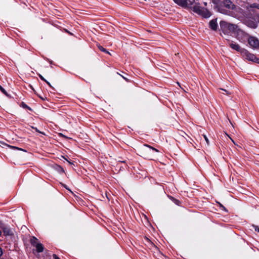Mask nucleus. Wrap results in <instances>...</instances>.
<instances>
[{
  "instance_id": "f8f14e48",
  "label": "nucleus",
  "mask_w": 259,
  "mask_h": 259,
  "mask_svg": "<svg viewBox=\"0 0 259 259\" xmlns=\"http://www.w3.org/2000/svg\"><path fill=\"white\" fill-rule=\"evenodd\" d=\"M224 6L229 9H233L234 8V4L230 0H224L223 2Z\"/></svg>"
},
{
  "instance_id": "bb28decb",
  "label": "nucleus",
  "mask_w": 259,
  "mask_h": 259,
  "mask_svg": "<svg viewBox=\"0 0 259 259\" xmlns=\"http://www.w3.org/2000/svg\"><path fill=\"white\" fill-rule=\"evenodd\" d=\"M221 207H223L224 209H225V207L222 205V204H220Z\"/></svg>"
},
{
  "instance_id": "b1692460",
  "label": "nucleus",
  "mask_w": 259,
  "mask_h": 259,
  "mask_svg": "<svg viewBox=\"0 0 259 259\" xmlns=\"http://www.w3.org/2000/svg\"><path fill=\"white\" fill-rule=\"evenodd\" d=\"M53 257L54 259H60V258L55 254L53 255Z\"/></svg>"
},
{
  "instance_id": "4be33fe9",
  "label": "nucleus",
  "mask_w": 259,
  "mask_h": 259,
  "mask_svg": "<svg viewBox=\"0 0 259 259\" xmlns=\"http://www.w3.org/2000/svg\"><path fill=\"white\" fill-rule=\"evenodd\" d=\"M220 90L224 91L226 92V94L229 95H230L231 94V93L229 92V91H227V90H225V89H220Z\"/></svg>"
},
{
  "instance_id": "412c9836",
  "label": "nucleus",
  "mask_w": 259,
  "mask_h": 259,
  "mask_svg": "<svg viewBox=\"0 0 259 259\" xmlns=\"http://www.w3.org/2000/svg\"><path fill=\"white\" fill-rule=\"evenodd\" d=\"M9 147H10L11 148H12V149H17V150H22V149L19 148H18V147H15V146H9Z\"/></svg>"
},
{
  "instance_id": "f03ea898",
  "label": "nucleus",
  "mask_w": 259,
  "mask_h": 259,
  "mask_svg": "<svg viewBox=\"0 0 259 259\" xmlns=\"http://www.w3.org/2000/svg\"><path fill=\"white\" fill-rule=\"evenodd\" d=\"M241 20L247 26L251 28L257 27L259 24V17H241Z\"/></svg>"
},
{
  "instance_id": "c85d7f7f",
  "label": "nucleus",
  "mask_w": 259,
  "mask_h": 259,
  "mask_svg": "<svg viewBox=\"0 0 259 259\" xmlns=\"http://www.w3.org/2000/svg\"><path fill=\"white\" fill-rule=\"evenodd\" d=\"M204 5L206 6V3H204Z\"/></svg>"
},
{
  "instance_id": "f3484780",
  "label": "nucleus",
  "mask_w": 259,
  "mask_h": 259,
  "mask_svg": "<svg viewBox=\"0 0 259 259\" xmlns=\"http://www.w3.org/2000/svg\"><path fill=\"white\" fill-rule=\"evenodd\" d=\"M0 90L5 95H7V93L6 91L1 85H0Z\"/></svg>"
},
{
  "instance_id": "9d476101",
  "label": "nucleus",
  "mask_w": 259,
  "mask_h": 259,
  "mask_svg": "<svg viewBox=\"0 0 259 259\" xmlns=\"http://www.w3.org/2000/svg\"><path fill=\"white\" fill-rule=\"evenodd\" d=\"M209 27L213 30H217L218 27V25L217 23V19H214L212 20L209 22Z\"/></svg>"
},
{
  "instance_id": "ddd939ff",
  "label": "nucleus",
  "mask_w": 259,
  "mask_h": 259,
  "mask_svg": "<svg viewBox=\"0 0 259 259\" xmlns=\"http://www.w3.org/2000/svg\"><path fill=\"white\" fill-rule=\"evenodd\" d=\"M144 146H145L147 148L144 149V152L146 153H151V152H158V150L150 146H148L147 145H144Z\"/></svg>"
},
{
  "instance_id": "aec40b11",
  "label": "nucleus",
  "mask_w": 259,
  "mask_h": 259,
  "mask_svg": "<svg viewBox=\"0 0 259 259\" xmlns=\"http://www.w3.org/2000/svg\"><path fill=\"white\" fill-rule=\"evenodd\" d=\"M203 137H204L207 144L209 145V140H208V139L207 138V136L206 135H204Z\"/></svg>"
},
{
  "instance_id": "39448f33",
  "label": "nucleus",
  "mask_w": 259,
  "mask_h": 259,
  "mask_svg": "<svg viewBox=\"0 0 259 259\" xmlns=\"http://www.w3.org/2000/svg\"><path fill=\"white\" fill-rule=\"evenodd\" d=\"M242 55L246 59L259 64V58H257L255 55L249 53L245 49L242 51Z\"/></svg>"
},
{
  "instance_id": "0eeeda50",
  "label": "nucleus",
  "mask_w": 259,
  "mask_h": 259,
  "mask_svg": "<svg viewBox=\"0 0 259 259\" xmlns=\"http://www.w3.org/2000/svg\"><path fill=\"white\" fill-rule=\"evenodd\" d=\"M178 5L186 8L190 7L195 2V0H173Z\"/></svg>"
},
{
  "instance_id": "6ab92c4d",
  "label": "nucleus",
  "mask_w": 259,
  "mask_h": 259,
  "mask_svg": "<svg viewBox=\"0 0 259 259\" xmlns=\"http://www.w3.org/2000/svg\"><path fill=\"white\" fill-rule=\"evenodd\" d=\"M252 227L254 229L255 231L259 232V227L257 226H255L254 225H252Z\"/></svg>"
},
{
  "instance_id": "423d86ee",
  "label": "nucleus",
  "mask_w": 259,
  "mask_h": 259,
  "mask_svg": "<svg viewBox=\"0 0 259 259\" xmlns=\"http://www.w3.org/2000/svg\"><path fill=\"white\" fill-rule=\"evenodd\" d=\"M235 34H236L237 39L240 42L245 41L249 37L247 33L238 28Z\"/></svg>"
},
{
  "instance_id": "cd10ccee",
  "label": "nucleus",
  "mask_w": 259,
  "mask_h": 259,
  "mask_svg": "<svg viewBox=\"0 0 259 259\" xmlns=\"http://www.w3.org/2000/svg\"><path fill=\"white\" fill-rule=\"evenodd\" d=\"M36 131L38 132V130L36 128H35Z\"/></svg>"
},
{
  "instance_id": "1a4fd4ad",
  "label": "nucleus",
  "mask_w": 259,
  "mask_h": 259,
  "mask_svg": "<svg viewBox=\"0 0 259 259\" xmlns=\"http://www.w3.org/2000/svg\"><path fill=\"white\" fill-rule=\"evenodd\" d=\"M228 44L230 47L231 48L235 51H237V52H240L241 55L242 54V51L245 50L244 49L241 48V47L238 44L232 41H230L229 40H228Z\"/></svg>"
},
{
  "instance_id": "a211bd4d",
  "label": "nucleus",
  "mask_w": 259,
  "mask_h": 259,
  "mask_svg": "<svg viewBox=\"0 0 259 259\" xmlns=\"http://www.w3.org/2000/svg\"><path fill=\"white\" fill-rule=\"evenodd\" d=\"M22 106L23 108H27V109H29V110H31V109L29 107H28L26 104H25V103H22Z\"/></svg>"
},
{
  "instance_id": "a878e982",
  "label": "nucleus",
  "mask_w": 259,
  "mask_h": 259,
  "mask_svg": "<svg viewBox=\"0 0 259 259\" xmlns=\"http://www.w3.org/2000/svg\"><path fill=\"white\" fill-rule=\"evenodd\" d=\"M122 78H123L124 79H125L126 81H128V79L127 78H126V77H124V76H122Z\"/></svg>"
},
{
  "instance_id": "dca6fc26",
  "label": "nucleus",
  "mask_w": 259,
  "mask_h": 259,
  "mask_svg": "<svg viewBox=\"0 0 259 259\" xmlns=\"http://www.w3.org/2000/svg\"><path fill=\"white\" fill-rule=\"evenodd\" d=\"M98 48L102 52H105L107 54H109V52L108 51H107L105 49H104L103 47H102L101 46H98Z\"/></svg>"
},
{
  "instance_id": "9b49d317",
  "label": "nucleus",
  "mask_w": 259,
  "mask_h": 259,
  "mask_svg": "<svg viewBox=\"0 0 259 259\" xmlns=\"http://www.w3.org/2000/svg\"><path fill=\"white\" fill-rule=\"evenodd\" d=\"M2 229L4 232V234L6 236L11 235L12 233L10 228L7 226H3L1 227Z\"/></svg>"
},
{
  "instance_id": "5701e85b",
  "label": "nucleus",
  "mask_w": 259,
  "mask_h": 259,
  "mask_svg": "<svg viewBox=\"0 0 259 259\" xmlns=\"http://www.w3.org/2000/svg\"><path fill=\"white\" fill-rule=\"evenodd\" d=\"M59 171L62 172H63L64 171L63 168L61 166H59Z\"/></svg>"
},
{
  "instance_id": "393cba45",
  "label": "nucleus",
  "mask_w": 259,
  "mask_h": 259,
  "mask_svg": "<svg viewBox=\"0 0 259 259\" xmlns=\"http://www.w3.org/2000/svg\"><path fill=\"white\" fill-rule=\"evenodd\" d=\"M3 252L2 248L0 247V257L3 255Z\"/></svg>"
},
{
  "instance_id": "6e6552de",
  "label": "nucleus",
  "mask_w": 259,
  "mask_h": 259,
  "mask_svg": "<svg viewBox=\"0 0 259 259\" xmlns=\"http://www.w3.org/2000/svg\"><path fill=\"white\" fill-rule=\"evenodd\" d=\"M247 40L248 44L251 48L259 50V40L256 37L249 36Z\"/></svg>"
},
{
  "instance_id": "4468645a",
  "label": "nucleus",
  "mask_w": 259,
  "mask_h": 259,
  "mask_svg": "<svg viewBox=\"0 0 259 259\" xmlns=\"http://www.w3.org/2000/svg\"><path fill=\"white\" fill-rule=\"evenodd\" d=\"M247 9H257L259 10V4L253 3L252 4H251L247 7Z\"/></svg>"
},
{
  "instance_id": "7ed1b4c3",
  "label": "nucleus",
  "mask_w": 259,
  "mask_h": 259,
  "mask_svg": "<svg viewBox=\"0 0 259 259\" xmlns=\"http://www.w3.org/2000/svg\"><path fill=\"white\" fill-rule=\"evenodd\" d=\"M193 11L197 14L202 16H210L211 15V13L206 8L197 5L194 7Z\"/></svg>"
},
{
  "instance_id": "2eb2a0df",
  "label": "nucleus",
  "mask_w": 259,
  "mask_h": 259,
  "mask_svg": "<svg viewBox=\"0 0 259 259\" xmlns=\"http://www.w3.org/2000/svg\"><path fill=\"white\" fill-rule=\"evenodd\" d=\"M38 75L39 77H40V78L42 80L45 81L50 87H51L50 83L49 81H48L47 80H46L45 78L41 74H38Z\"/></svg>"
},
{
  "instance_id": "f257e3e1",
  "label": "nucleus",
  "mask_w": 259,
  "mask_h": 259,
  "mask_svg": "<svg viewBox=\"0 0 259 259\" xmlns=\"http://www.w3.org/2000/svg\"><path fill=\"white\" fill-rule=\"evenodd\" d=\"M220 27L221 30L225 34L230 33H235L238 28L237 25L228 23L225 21H221L220 22Z\"/></svg>"
},
{
  "instance_id": "20e7f679",
  "label": "nucleus",
  "mask_w": 259,
  "mask_h": 259,
  "mask_svg": "<svg viewBox=\"0 0 259 259\" xmlns=\"http://www.w3.org/2000/svg\"><path fill=\"white\" fill-rule=\"evenodd\" d=\"M31 244L35 248V251L40 253L44 251V247L38 240L35 237H32L30 239Z\"/></svg>"
}]
</instances>
